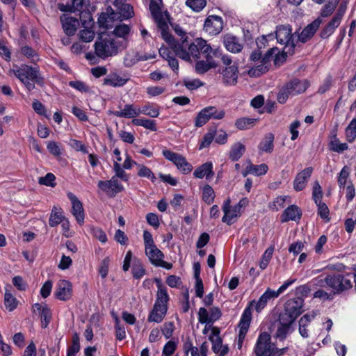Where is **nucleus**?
Listing matches in <instances>:
<instances>
[{
	"instance_id": "a19ab883",
	"label": "nucleus",
	"mask_w": 356,
	"mask_h": 356,
	"mask_svg": "<svg viewBox=\"0 0 356 356\" xmlns=\"http://www.w3.org/2000/svg\"><path fill=\"white\" fill-rule=\"evenodd\" d=\"M257 119L250 118H238L235 122V126L240 130H245L253 127Z\"/></svg>"
},
{
	"instance_id": "9d476101",
	"label": "nucleus",
	"mask_w": 356,
	"mask_h": 356,
	"mask_svg": "<svg viewBox=\"0 0 356 356\" xmlns=\"http://www.w3.org/2000/svg\"><path fill=\"white\" fill-rule=\"evenodd\" d=\"M270 339V334L266 332L259 335L254 350L256 356H273L275 353L277 348Z\"/></svg>"
},
{
	"instance_id": "052dcab7",
	"label": "nucleus",
	"mask_w": 356,
	"mask_h": 356,
	"mask_svg": "<svg viewBox=\"0 0 356 356\" xmlns=\"http://www.w3.org/2000/svg\"><path fill=\"white\" fill-rule=\"evenodd\" d=\"M209 120V118L204 108L197 113L195 119V126L196 127H201L204 125Z\"/></svg>"
},
{
	"instance_id": "f03ea898",
	"label": "nucleus",
	"mask_w": 356,
	"mask_h": 356,
	"mask_svg": "<svg viewBox=\"0 0 356 356\" xmlns=\"http://www.w3.org/2000/svg\"><path fill=\"white\" fill-rule=\"evenodd\" d=\"M10 72L13 73L29 91L35 88V83L42 86L44 82L38 65L33 67L27 65H14Z\"/></svg>"
},
{
	"instance_id": "58836bf2",
	"label": "nucleus",
	"mask_w": 356,
	"mask_h": 356,
	"mask_svg": "<svg viewBox=\"0 0 356 356\" xmlns=\"http://www.w3.org/2000/svg\"><path fill=\"white\" fill-rule=\"evenodd\" d=\"M65 219L63 215L62 209L54 207L49 219V226L53 227L60 224Z\"/></svg>"
},
{
	"instance_id": "f704fd0d",
	"label": "nucleus",
	"mask_w": 356,
	"mask_h": 356,
	"mask_svg": "<svg viewBox=\"0 0 356 356\" xmlns=\"http://www.w3.org/2000/svg\"><path fill=\"white\" fill-rule=\"evenodd\" d=\"M329 145L331 151L337 153H341L348 149V145L346 143H340L336 131L332 133Z\"/></svg>"
},
{
	"instance_id": "0eeeda50",
	"label": "nucleus",
	"mask_w": 356,
	"mask_h": 356,
	"mask_svg": "<svg viewBox=\"0 0 356 356\" xmlns=\"http://www.w3.org/2000/svg\"><path fill=\"white\" fill-rule=\"evenodd\" d=\"M156 1H151L149 3V10L154 17L159 29L161 31L162 38L168 44L173 42V37L170 34L168 24L163 17L161 12V4Z\"/></svg>"
},
{
	"instance_id": "7c9ffc66",
	"label": "nucleus",
	"mask_w": 356,
	"mask_h": 356,
	"mask_svg": "<svg viewBox=\"0 0 356 356\" xmlns=\"http://www.w3.org/2000/svg\"><path fill=\"white\" fill-rule=\"evenodd\" d=\"M124 0H119V3L117 4L116 0H115L114 6L117 8L118 12L120 15V22L124 19H127L133 16L134 11L133 7L127 3L123 2Z\"/></svg>"
},
{
	"instance_id": "864d4df0",
	"label": "nucleus",
	"mask_w": 356,
	"mask_h": 356,
	"mask_svg": "<svg viewBox=\"0 0 356 356\" xmlns=\"http://www.w3.org/2000/svg\"><path fill=\"white\" fill-rule=\"evenodd\" d=\"M160 111L159 108L153 107L149 104L139 108V115L144 114L151 118H156L159 115Z\"/></svg>"
},
{
	"instance_id": "2eb2a0df",
	"label": "nucleus",
	"mask_w": 356,
	"mask_h": 356,
	"mask_svg": "<svg viewBox=\"0 0 356 356\" xmlns=\"http://www.w3.org/2000/svg\"><path fill=\"white\" fill-rule=\"evenodd\" d=\"M220 330L218 327H213L211 334L209 336V340L212 343L213 351L218 354L219 356H225L228 353L229 348L227 345H222V340L219 336Z\"/></svg>"
},
{
	"instance_id": "bf43d9fd",
	"label": "nucleus",
	"mask_w": 356,
	"mask_h": 356,
	"mask_svg": "<svg viewBox=\"0 0 356 356\" xmlns=\"http://www.w3.org/2000/svg\"><path fill=\"white\" fill-rule=\"evenodd\" d=\"M250 168L252 171V175L255 176H261L267 173L268 170V167L265 163H261L260 165H254L250 163Z\"/></svg>"
},
{
	"instance_id": "bb28decb",
	"label": "nucleus",
	"mask_w": 356,
	"mask_h": 356,
	"mask_svg": "<svg viewBox=\"0 0 356 356\" xmlns=\"http://www.w3.org/2000/svg\"><path fill=\"white\" fill-rule=\"evenodd\" d=\"M341 21L332 17V19L324 26L319 33V36L322 39H327L332 35L335 30L341 24Z\"/></svg>"
},
{
	"instance_id": "2f4dec72",
	"label": "nucleus",
	"mask_w": 356,
	"mask_h": 356,
	"mask_svg": "<svg viewBox=\"0 0 356 356\" xmlns=\"http://www.w3.org/2000/svg\"><path fill=\"white\" fill-rule=\"evenodd\" d=\"M158 291L156 293V299L154 305L168 307V302L169 301V296L166 288L163 286L161 282L157 283Z\"/></svg>"
},
{
	"instance_id": "f8f14e48",
	"label": "nucleus",
	"mask_w": 356,
	"mask_h": 356,
	"mask_svg": "<svg viewBox=\"0 0 356 356\" xmlns=\"http://www.w3.org/2000/svg\"><path fill=\"white\" fill-rule=\"evenodd\" d=\"M97 186L111 197H114L118 193L124 190L123 185L118 179H116L115 177H112L107 181H99Z\"/></svg>"
},
{
	"instance_id": "a211bd4d",
	"label": "nucleus",
	"mask_w": 356,
	"mask_h": 356,
	"mask_svg": "<svg viewBox=\"0 0 356 356\" xmlns=\"http://www.w3.org/2000/svg\"><path fill=\"white\" fill-rule=\"evenodd\" d=\"M222 20L220 17L211 15L205 20L204 30L209 35H217L222 31Z\"/></svg>"
},
{
	"instance_id": "3c124183",
	"label": "nucleus",
	"mask_w": 356,
	"mask_h": 356,
	"mask_svg": "<svg viewBox=\"0 0 356 356\" xmlns=\"http://www.w3.org/2000/svg\"><path fill=\"white\" fill-rule=\"evenodd\" d=\"M346 138L348 142L353 143L356 138V118H354L346 128Z\"/></svg>"
},
{
	"instance_id": "c756f323",
	"label": "nucleus",
	"mask_w": 356,
	"mask_h": 356,
	"mask_svg": "<svg viewBox=\"0 0 356 356\" xmlns=\"http://www.w3.org/2000/svg\"><path fill=\"white\" fill-rule=\"evenodd\" d=\"M129 81V78L120 76L116 72L110 73L104 80V84L112 87H122Z\"/></svg>"
},
{
	"instance_id": "f257e3e1",
	"label": "nucleus",
	"mask_w": 356,
	"mask_h": 356,
	"mask_svg": "<svg viewBox=\"0 0 356 356\" xmlns=\"http://www.w3.org/2000/svg\"><path fill=\"white\" fill-rule=\"evenodd\" d=\"M169 44L172 46L177 56L186 61L197 60L201 53H207L211 50V46L202 38H197L193 42L184 39L177 43L173 39V42Z\"/></svg>"
},
{
	"instance_id": "79ce46f5",
	"label": "nucleus",
	"mask_w": 356,
	"mask_h": 356,
	"mask_svg": "<svg viewBox=\"0 0 356 356\" xmlns=\"http://www.w3.org/2000/svg\"><path fill=\"white\" fill-rule=\"evenodd\" d=\"M204 109L208 115L209 120H221L225 115V111L223 109L217 108L216 106H207L204 108Z\"/></svg>"
},
{
	"instance_id": "6e6552de",
	"label": "nucleus",
	"mask_w": 356,
	"mask_h": 356,
	"mask_svg": "<svg viewBox=\"0 0 356 356\" xmlns=\"http://www.w3.org/2000/svg\"><path fill=\"white\" fill-rule=\"evenodd\" d=\"M350 274L332 273L328 275V288L334 294H341L353 287Z\"/></svg>"
},
{
	"instance_id": "603ef678",
	"label": "nucleus",
	"mask_w": 356,
	"mask_h": 356,
	"mask_svg": "<svg viewBox=\"0 0 356 356\" xmlns=\"http://www.w3.org/2000/svg\"><path fill=\"white\" fill-rule=\"evenodd\" d=\"M18 301L10 292L6 291L4 295V305L9 311H13L17 306Z\"/></svg>"
},
{
	"instance_id": "5fc2aeb1",
	"label": "nucleus",
	"mask_w": 356,
	"mask_h": 356,
	"mask_svg": "<svg viewBox=\"0 0 356 356\" xmlns=\"http://www.w3.org/2000/svg\"><path fill=\"white\" fill-rule=\"evenodd\" d=\"M21 53L27 58L31 59L32 62L36 63L39 60V56L36 51L29 46H24L21 48Z\"/></svg>"
},
{
	"instance_id": "423d86ee",
	"label": "nucleus",
	"mask_w": 356,
	"mask_h": 356,
	"mask_svg": "<svg viewBox=\"0 0 356 356\" xmlns=\"http://www.w3.org/2000/svg\"><path fill=\"white\" fill-rule=\"evenodd\" d=\"M309 87L307 80L293 79L287 82L279 91L277 99L279 103L284 104L290 96H295L304 92Z\"/></svg>"
},
{
	"instance_id": "dca6fc26",
	"label": "nucleus",
	"mask_w": 356,
	"mask_h": 356,
	"mask_svg": "<svg viewBox=\"0 0 356 356\" xmlns=\"http://www.w3.org/2000/svg\"><path fill=\"white\" fill-rule=\"evenodd\" d=\"M68 199L72 203V213L77 222L82 225L84 222V210L81 202L72 192L67 193Z\"/></svg>"
},
{
	"instance_id": "4c0bfd02",
	"label": "nucleus",
	"mask_w": 356,
	"mask_h": 356,
	"mask_svg": "<svg viewBox=\"0 0 356 356\" xmlns=\"http://www.w3.org/2000/svg\"><path fill=\"white\" fill-rule=\"evenodd\" d=\"M131 273L134 278L136 280L141 279L146 273L142 261L138 258H134L133 260Z\"/></svg>"
},
{
	"instance_id": "aec40b11",
	"label": "nucleus",
	"mask_w": 356,
	"mask_h": 356,
	"mask_svg": "<svg viewBox=\"0 0 356 356\" xmlns=\"http://www.w3.org/2000/svg\"><path fill=\"white\" fill-rule=\"evenodd\" d=\"M304 305V300L302 298H296L289 300L285 305L284 310L291 314L297 318L303 312L302 307Z\"/></svg>"
},
{
	"instance_id": "37998d69",
	"label": "nucleus",
	"mask_w": 356,
	"mask_h": 356,
	"mask_svg": "<svg viewBox=\"0 0 356 356\" xmlns=\"http://www.w3.org/2000/svg\"><path fill=\"white\" fill-rule=\"evenodd\" d=\"M216 67L217 63L214 60H208V62L200 60L196 63L195 70L197 73L203 74L207 72L210 69L215 68Z\"/></svg>"
},
{
	"instance_id": "8fccbe9b",
	"label": "nucleus",
	"mask_w": 356,
	"mask_h": 356,
	"mask_svg": "<svg viewBox=\"0 0 356 356\" xmlns=\"http://www.w3.org/2000/svg\"><path fill=\"white\" fill-rule=\"evenodd\" d=\"M215 198V192L212 187L206 184L202 189V199L207 204H211L213 202Z\"/></svg>"
},
{
	"instance_id": "a878e982",
	"label": "nucleus",
	"mask_w": 356,
	"mask_h": 356,
	"mask_svg": "<svg viewBox=\"0 0 356 356\" xmlns=\"http://www.w3.org/2000/svg\"><path fill=\"white\" fill-rule=\"evenodd\" d=\"M168 312V307H162L160 306L154 305L153 306V309L149 312L147 321L149 323L154 322L156 323H161L164 319Z\"/></svg>"
},
{
	"instance_id": "e2e57ef3",
	"label": "nucleus",
	"mask_w": 356,
	"mask_h": 356,
	"mask_svg": "<svg viewBox=\"0 0 356 356\" xmlns=\"http://www.w3.org/2000/svg\"><path fill=\"white\" fill-rule=\"evenodd\" d=\"M139 170L138 172V175L141 177H146L149 179L152 182H154L156 180V177L152 170L143 165H139Z\"/></svg>"
},
{
	"instance_id": "cd10ccee",
	"label": "nucleus",
	"mask_w": 356,
	"mask_h": 356,
	"mask_svg": "<svg viewBox=\"0 0 356 356\" xmlns=\"http://www.w3.org/2000/svg\"><path fill=\"white\" fill-rule=\"evenodd\" d=\"M113 113L118 118L136 119L139 115V107L134 104H126L122 110L114 111Z\"/></svg>"
},
{
	"instance_id": "a18cd8bd",
	"label": "nucleus",
	"mask_w": 356,
	"mask_h": 356,
	"mask_svg": "<svg viewBox=\"0 0 356 356\" xmlns=\"http://www.w3.org/2000/svg\"><path fill=\"white\" fill-rule=\"evenodd\" d=\"M337 4L335 1L329 0L321 9L319 17L322 19V17L325 18L331 16L336 9Z\"/></svg>"
},
{
	"instance_id": "4be33fe9",
	"label": "nucleus",
	"mask_w": 356,
	"mask_h": 356,
	"mask_svg": "<svg viewBox=\"0 0 356 356\" xmlns=\"http://www.w3.org/2000/svg\"><path fill=\"white\" fill-rule=\"evenodd\" d=\"M302 216L300 209L296 205H291L288 207L281 215V222H286L290 220H299Z\"/></svg>"
},
{
	"instance_id": "c03bdc74",
	"label": "nucleus",
	"mask_w": 356,
	"mask_h": 356,
	"mask_svg": "<svg viewBox=\"0 0 356 356\" xmlns=\"http://www.w3.org/2000/svg\"><path fill=\"white\" fill-rule=\"evenodd\" d=\"M261 64L251 67L248 71V74L251 77H259L263 74L266 73L269 69V65H267L261 61Z\"/></svg>"
},
{
	"instance_id": "6e6d98bb",
	"label": "nucleus",
	"mask_w": 356,
	"mask_h": 356,
	"mask_svg": "<svg viewBox=\"0 0 356 356\" xmlns=\"http://www.w3.org/2000/svg\"><path fill=\"white\" fill-rule=\"evenodd\" d=\"M186 5L195 12L201 11L207 5L206 0H186Z\"/></svg>"
},
{
	"instance_id": "393cba45",
	"label": "nucleus",
	"mask_w": 356,
	"mask_h": 356,
	"mask_svg": "<svg viewBox=\"0 0 356 356\" xmlns=\"http://www.w3.org/2000/svg\"><path fill=\"white\" fill-rule=\"evenodd\" d=\"M223 82L227 85H234L238 79V67L235 65L227 66L222 71Z\"/></svg>"
},
{
	"instance_id": "c85d7f7f",
	"label": "nucleus",
	"mask_w": 356,
	"mask_h": 356,
	"mask_svg": "<svg viewBox=\"0 0 356 356\" xmlns=\"http://www.w3.org/2000/svg\"><path fill=\"white\" fill-rule=\"evenodd\" d=\"M224 44L227 51L232 53H238L243 49V44L239 39L231 35H227L224 38Z\"/></svg>"
},
{
	"instance_id": "e433bc0d",
	"label": "nucleus",
	"mask_w": 356,
	"mask_h": 356,
	"mask_svg": "<svg viewBox=\"0 0 356 356\" xmlns=\"http://www.w3.org/2000/svg\"><path fill=\"white\" fill-rule=\"evenodd\" d=\"M245 152V147L242 143L238 142L234 143L229 152V158L232 161H236L240 159Z\"/></svg>"
},
{
	"instance_id": "c9c22d12",
	"label": "nucleus",
	"mask_w": 356,
	"mask_h": 356,
	"mask_svg": "<svg viewBox=\"0 0 356 356\" xmlns=\"http://www.w3.org/2000/svg\"><path fill=\"white\" fill-rule=\"evenodd\" d=\"M130 32V27L124 24H119L115 25V29L113 31V35L117 38H120V42H124L125 47H127V37Z\"/></svg>"
},
{
	"instance_id": "1a4fd4ad",
	"label": "nucleus",
	"mask_w": 356,
	"mask_h": 356,
	"mask_svg": "<svg viewBox=\"0 0 356 356\" xmlns=\"http://www.w3.org/2000/svg\"><path fill=\"white\" fill-rule=\"evenodd\" d=\"M248 203V199L247 197H244L242 198L237 204L232 208L230 205V199H227L224 202L222 206L224 216L222 218V221L227 225H232L234 222L233 219L240 216L241 208L245 207Z\"/></svg>"
},
{
	"instance_id": "ddd939ff",
	"label": "nucleus",
	"mask_w": 356,
	"mask_h": 356,
	"mask_svg": "<svg viewBox=\"0 0 356 356\" xmlns=\"http://www.w3.org/2000/svg\"><path fill=\"white\" fill-rule=\"evenodd\" d=\"M250 323L251 317L249 309H244L238 325L239 330L237 339V348L239 350L242 349L246 334L250 325Z\"/></svg>"
},
{
	"instance_id": "338daca9",
	"label": "nucleus",
	"mask_w": 356,
	"mask_h": 356,
	"mask_svg": "<svg viewBox=\"0 0 356 356\" xmlns=\"http://www.w3.org/2000/svg\"><path fill=\"white\" fill-rule=\"evenodd\" d=\"M290 326L284 324H280L275 335V337L280 340H284L286 337L288 333L290 332Z\"/></svg>"
},
{
	"instance_id": "473e14b6",
	"label": "nucleus",
	"mask_w": 356,
	"mask_h": 356,
	"mask_svg": "<svg viewBox=\"0 0 356 356\" xmlns=\"http://www.w3.org/2000/svg\"><path fill=\"white\" fill-rule=\"evenodd\" d=\"M274 134L272 133H268L265 135L263 140L260 142L258 145V149L261 153L266 152L271 153L274 149Z\"/></svg>"
},
{
	"instance_id": "de8ad7c7",
	"label": "nucleus",
	"mask_w": 356,
	"mask_h": 356,
	"mask_svg": "<svg viewBox=\"0 0 356 356\" xmlns=\"http://www.w3.org/2000/svg\"><path fill=\"white\" fill-rule=\"evenodd\" d=\"M40 316L42 327L46 328L49 325L52 318L51 311L47 304H44V309Z\"/></svg>"
},
{
	"instance_id": "09e8293b",
	"label": "nucleus",
	"mask_w": 356,
	"mask_h": 356,
	"mask_svg": "<svg viewBox=\"0 0 356 356\" xmlns=\"http://www.w3.org/2000/svg\"><path fill=\"white\" fill-rule=\"evenodd\" d=\"M124 169V168H123L119 163L114 162L113 171L115 172V175L113 177H115L116 179H120L122 181L127 182L129 181L130 177L129 175L126 173Z\"/></svg>"
},
{
	"instance_id": "774afa93",
	"label": "nucleus",
	"mask_w": 356,
	"mask_h": 356,
	"mask_svg": "<svg viewBox=\"0 0 356 356\" xmlns=\"http://www.w3.org/2000/svg\"><path fill=\"white\" fill-rule=\"evenodd\" d=\"M177 348V344L173 341H168L163 348L162 355L163 356H172L175 352Z\"/></svg>"
},
{
	"instance_id": "b1692460",
	"label": "nucleus",
	"mask_w": 356,
	"mask_h": 356,
	"mask_svg": "<svg viewBox=\"0 0 356 356\" xmlns=\"http://www.w3.org/2000/svg\"><path fill=\"white\" fill-rule=\"evenodd\" d=\"M193 175L195 177L198 179H202L204 177H206L207 180H210L214 175L212 163L206 162L200 165L195 170Z\"/></svg>"
},
{
	"instance_id": "9b49d317",
	"label": "nucleus",
	"mask_w": 356,
	"mask_h": 356,
	"mask_svg": "<svg viewBox=\"0 0 356 356\" xmlns=\"http://www.w3.org/2000/svg\"><path fill=\"white\" fill-rule=\"evenodd\" d=\"M80 19L84 29L79 31V39L84 42H90L95 38V31L92 29L93 21L91 15L88 13H81Z\"/></svg>"
},
{
	"instance_id": "f3484780",
	"label": "nucleus",
	"mask_w": 356,
	"mask_h": 356,
	"mask_svg": "<svg viewBox=\"0 0 356 356\" xmlns=\"http://www.w3.org/2000/svg\"><path fill=\"white\" fill-rule=\"evenodd\" d=\"M322 23L323 19L321 17H317L303 29L298 35V40L302 43L307 42L314 35Z\"/></svg>"
},
{
	"instance_id": "412c9836",
	"label": "nucleus",
	"mask_w": 356,
	"mask_h": 356,
	"mask_svg": "<svg viewBox=\"0 0 356 356\" xmlns=\"http://www.w3.org/2000/svg\"><path fill=\"white\" fill-rule=\"evenodd\" d=\"M72 286L67 280H60L56 286L55 296L60 300H67L72 296Z\"/></svg>"
},
{
	"instance_id": "72a5a7b5",
	"label": "nucleus",
	"mask_w": 356,
	"mask_h": 356,
	"mask_svg": "<svg viewBox=\"0 0 356 356\" xmlns=\"http://www.w3.org/2000/svg\"><path fill=\"white\" fill-rule=\"evenodd\" d=\"M145 254L150 262L155 266L163 259L164 254L156 245L145 249Z\"/></svg>"
},
{
	"instance_id": "49530a36",
	"label": "nucleus",
	"mask_w": 356,
	"mask_h": 356,
	"mask_svg": "<svg viewBox=\"0 0 356 356\" xmlns=\"http://www.w3.org/2000/svg\"><path fill=\"white\" fill-rule=\"evenodd\" d=\"M278 53L279 50L276 47L268 49L265 54L264 56L261 58V62L270 65V58H272L275 56V64H278L280 61V55L278 54Z\"/></svg>"
},
{
	"instance_id": "13d9d810",
	"label": "nucleus",
	"mask_w": 356,
	"mask_h": 356,
	"mask_svg": "<svg viewBox=\"0 0 356 356\" xmlns=\"http://www.w3.org/2000/svg\"><path fill=\"white\" fill-rule=\"evenodd\" d=\"M55 180V175L53 173L49 172L44 177H40L38 183L41 185L54 187L56 185Z\"/></svg>"
},
{
	"instance_id": "4d7b16f0",
	"label": "nucleus",
	"mask_w": 356,
	"mask_h": 356,
	"mask_svg": "<svg viewBox=\"0 0 356 356\" xmlns=\"http://www.w3.org/2000/svg\"><path fill=\"white\" fill-rule=\"evenodd\" d=\"M316 204L318 207V214L319 215V216L322 219L325 220L327 222H328L330 220V210L326 204L323 202L322 201H319V202Z\"/></svg>"
},
{
	"instance_id": "69168bd1",
	"label": "nucleus",
	"mask_w": 356,
	"mask_h": 356,
	"mask_svg": "<svg viewBox=\"0 0 356 356\" xmlns=\"http://www.w3.org/2000/svg\"><path fill=\"white\" fill-rule=\"evenodd\" d=\"M311 284L316 288H328V275L325 277L319 275L311 281Z\"/></svg>"
},
{
	"instance_id": "680f3d73",
	"label": "nucleus",
	"mask_w": 356,
	"mask_h": 356,
	"mask_svg": "<svg viewBox=\"0 0 356 356\" xmlns=\"http://www.w3.org/2000/svg\"><path fill=\"white\" fill-rule=\"evenodd\" d=\"M209 120V118L204 108L197 113L195 119V126L196 127H201L204 125Z\"/></svg>"
},
{
	"instance_id": "ea45409f",
	"label": "nucleus",
	"mask_w": 356,
	"mask_h": 356,
	"mask_svg": "<svg viewBox=\"0 0 356 356\" xmlns=\"http://www.w3.org/2000/svg\"><path fill=\"white\" fill-rule=\"evenodd\" d=\"M131 122L134 125L141 126L147 129H149L153 131H156L157 129L156 123L155 120L145 118H137L133 119Z\"/></svg>"
},
{
	"instance_id": "5701e85b",
	"label": "nucleus",
	"mask_w": 356,
	"mask_h": 356,
	"mask_svg": "<svg viewBox=\"0 0 356 356\" xmlns=\"http://www.w3.org/2000/svg\"><path fill=\"white\" fill-rule=\"evenodd\" d=\"M60 21L65 33L68 35H74L79 24V21L74 17L65 15L60 17Z\"/></svg>"
},
{
	"instance_id": "0e129e2a",
	"label": "nucleus",
	"mask_w": 356,
	"mask_h": 356,
	"mask_svg": "<svg viewBox=\"0 0 356 356\" xmlns=\"http://www.w3.org/2000/svg\"><path fill=\"white\" fill-rule=\"evenodd\" d=\"M296 318L293 315L289 314L284 310L279 315L280 324H284L290 326L294 323Z\"/></svg>"
},
{
	"instance_id": "6ab92c4d",
	"label": "nucleus",
	"mask_w": 356,
	"mask_h": 356,
	"mask_svg": "<svg viewBox=\"0 0 356 356\" xmlns=\"http://www.w3.org/2000/svg\"><path fill=\"white\" fill-rule=\"evenodd\" d=\"M312 172L313 168L307 167L296 175L293 181V188L296 191H301L305 188Z\"/></svg>"
},
{
	"instance_id": "4468645a",
	"label": "nucleus",
	"mask_w": 356,
	"mask_h": 356,
	"mask_svg": "<svg viewBox=\"0 0 356 356\" xmlns=\"http://www.w3.org/2000/svg\"><path fill=\"white\" fill-rule=\"evenodd\" d=\"M120 15L113 11L111 7L106 9V13H102L98 18V24L100 27L108 29L115 26L116 21H120Z\"/></svg>"
},
{
	"instance_id": "7ed1b4c3",
	"label": "nucleus",
	"mask_w": 356,
	"mask_h": 356,
	"mask_svg": "<svg viewBox=\"0 0 356 356\" xmlns=\"http://www.w3.org/2000/svg\"><path fill=\"white\" fill-rule=\"evenodd\" d=\"M124 43L113 35H101L94 44L95 54L97 57L106 60L117 55L121 48H125Z\"/></svg>"
},
{
	"instance_id": "20e7f679",
	"label": "nucleus",
	"mask_w": 356,
	"mask_h": 356,
	"mask_svg": "<svg viewBox=\"0 0 356 356\" xmlns=\"http://www.w3.org/2000/svg\"><path fill=\"white\" fill-rule=\"evenodd\" d=\"M296 281V279H291L286 281L277 291L268 288L257 301L254 300L250 301L245 309H249L250 317L252 318V311L253 307H254L257 312H260L266 306L269 300L277 298Z\"/></svg>"
},
{
	"instance_id": "39448f33",
	"label": "nucleus",
	"mask_w": 356,
	"mask_h": 356,
	"mask_svg": "<svg viewBox=\"0 0 356 356\" xmlns=\"http://www.w3.org/2000/svg\"><path fill=\"white\" fill-rule=\"evenodd\" d=\"M276 38L280 44H285L284 51L281 54L283 60L287 54L293 55L296 47L295 39L292 34V28L290 25H279L276 28Z\"/></svg>"
}]
</instances>
